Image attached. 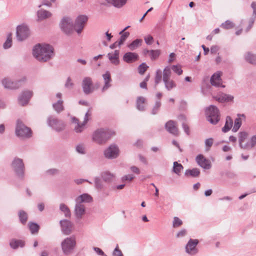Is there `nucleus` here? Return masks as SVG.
Masks as SVG:
<instances>
[{
  "label": "nucleus",
  "instance_id": "obj_1",
  "mask_svg": "<svg viewBox=\"0 0 256 256\" xmlns=\"http://www.w3.org/2000/svg\"><path fill=\"white\" fill-rule=\"evenodd\" d=\"M32 54L38 61L46 62L54 56V48L48 44H38L34 47Z\"/></svg>",
  "mask_w": 256,
  "mask_h": 256
},
{
  "label": "nucleus",
  "instance_id": "obj_2",
  "mask_svg": "<svg viewBox=\"0 0 256 256\" xmlns=\"http://www.w3.org/2000/svg\"><path fill=\"white\" fill-rule=\"evenodd\" d=\"M114 134V132L112 130L108 129L100 128L93 132L92 140L98 144H105Z\"/></svg>",
  "mask_w": 256,
  "mask_h": 256
},
{
  "label": "nucleus",
  "instance_id": "obj_3",
  "mask_svg": "<svg viewBox=\"0 0 256 256\" xmlns=\"http://www.w3.org/2000/svg\"><path fill=\"white\" fill-rule=\"evenodd\" d=\"M206 114L208 121L213 124H217L220 119V112L218 108L211 105L206 110Z\"/></svg>",
  "mask_w": 256,
  "mask_h": 256
},
{
  "label": "nucleus",
  "instance_id": "obj_4",
  "mask_svg": "<svg viewBox=\"0 0 256 256\" xmlns=\"http://www.w3.org/2000/svg\"><path fill=\"white\" fill-rule=\"evenodd\" d=\"M76 246V239L74 236L65 238L61 243L62 250L64 254H69L72 252Z\"/></svg>",
  "mask_w": 256,
  "mask_h": 256
},
{
  "label": "nucleus",
  "instance_id": "obj_5",
  "mask_svg": "<svg viewBox=\"0 0 256 256\" xmlns=\"http://www.w3.org/2000/svg\"><path fill=\"white\" fill-rule=\"evenodd\" d=\"M30 35L28 26L23 23L18 25L16 28V38L18 42H22L28 38Z\"/></svg>",
  "mask_w": 256,
  "mask_h": 256
},
{
  "label": "nucleus",
  "instance_id": "obj_6",
  "mask_svg": "<svg viewBox=\"0 0 256 256\" xmlns=\"http://www.w3.org/2000/svg\"><path fill=\"white\" fill-rule=\"evenodd\" d=\"M12 166L16 176L24 179L25 167L22 160L18 158H14L12 163Z\"/></svg>",
  "mask_w": 256,
  "mask_h": 256
},
{
  "label": "nucleus",
  "instance_id": "obj_7",
  "mask_svg": "<svg viewBox=\"0 0 256 256\" xmlns=\"http://www.w3.org/2000/svg\"><path fill=\"white\" fill-rule=\"evenodd\" d=\"M16 135L22 138H29L32 136L30 129L26 126L20 120H18L16 128Z\"/></svg>",
  "mask_w": 256,
  "mask_h": 256
},
{
  "label": "nucleus",
  "instance_id": "obj_8",
  "mask_svg": "<svg viewBox=\"0 0 256 256\" xmlns=\"http://www.w3.org/2000/svg\"><path fill=\"white\" fill-rule=\"evenodd\" d=\"M26 80V78L24 76L14 81H12L8 78H4L2 82L3 86L6 88L17 89L21 87Z\"/></svg>",
  "mask_w": 256,
  "mask_h": 256
},
{
  "label": "nucleus",
  "instance_id": "obj_9",
  "mask_svg": "<svg viewBox=\"0 0 256 256\" xmlns=\"http://www.w3.org/2000/svg\"><path fill=\"white\" fill-rule=\"evenodd\" d=\"M47 124L49 126L58 132L62 131L66 126L63 121L52 116H50L47 118Z\"/></svg>",
  "mask_w": 256,
  "mask_h": 256
},
{
  "label": "nucleus",
  "instance_id": "obj_10",
  "mask_svg": "<svg viewBox=\"0 0 256 256\" xmlns=\"http://www.w3.org/2000/svg\"><path fill=\"white\" fill-rule=\"evenodd\" d=\"M82 87L83 92L86 94H92L94 90L92 79L89 76H86L83 78L82 82Z\"/></svg>",
  "mask_w": 256,
  "mask_h": 256
},
{
  "label": "nucleus",
  "instance_id": "obj_11",
  "mask_svg": "<svg viewBox=\"0 0 256 256\" xmlns=\"http://www.w3.org/2000/svg\"><path fill=\"white\" fill-rule=\"evenodd\" d=\"M60 28L66 34H70L73 30L74 26L72 20L68 17H64L60 24Z\"/></svg>",
  "mask_w": 256,
  "mask_h": 256
},
{
  "label": "nucleus",
  "instance_id": "obj_12",
  "mask_svg": "<svg viewBox=\"0 0 256 256\" xmlns=\"http://www.w3.org/2000/svg\"><path fill=\"white\" fill-rule=\"evenodd\" d=\"M104 154L107 158L114 159L118 156L119 149L117 146L111 144L104 150Z\"/></svg>",
  "mask_w": 256,
  "mask_h": 256
},
{
  "label": "nucleus",
  "instance_id": "obj_13",
  "mask_svg": "<svg viewBox=\"0 0 256 256\" xmlns=\"http://www.w3.org/2000/svg\"><path fill=\"white\" fill-rule=\"evenodd\" d=\"M88 20V17L85 15H80L77 17L74 28L78 34L82 32Z\"/></svg>",
  "mask_w": 256,
  "mask_h": 256
},
{
  "label": "nucleus",
  "instance_id": "obj_14",
  "mask_svg": "<svg viewBox=\"0 0 256 256\" xmlns=\"http://www.w3.org/2000/svg\"><path fill=\"white\" fill-rule=\"evenodd\" d=\"M198 243V240L196 239L190 238L186 246V252L190 255H194L198 252V248H196Z\"/></svg>",
  "mask_w": 256,
  "mask_h": 256
},
{
  "label": "nucleus",
  "instance_id": "obj_15",
  "mask_svg": "<svg viewBox=\"0 0 256 256\" xmlns=\"http://www.w3.org/2000/svg\"><path fill=\"white\" fill-rule=\"evenodd\" d=\"M32 95L33 92L31 90H27L22 92L18 98V104L22 106L28 104Z\"/></svg>",
  "mask_w": 256,
  "mask_h": 256
},
{
  "label": "nucleus",
  "instance_id": "obj_16",
  "mask_svg": "<svg viewBox=\"0 0 256 256\" xmlns=\"http://www.w3.org/2000/svg\"><path fill=\"white\" fill-rule=\"evenodd\" d=\"M74 213L76 217L81 219L86 214V206L83 204L76 202Z\"/></svg>",
  "mask_w": 256,
  "mask_h": 256
},
{
  "label": "nucleus",
  "instance_id": "obj_17",
  "mask_svg": "<svg viewBox=\"0 0 256 256\" xmlns=\"http://www.w3.org/2000/svg\"><path fill=\"white\" fill-rule=\"evenodd\" d=\"M198 164L206 170H208L211 168L210 162L202 154L198 155L196 158Z\"/></svg>",
  "mask_w": 256,
  "mask_h": 256
},
{
  "label": "nucleus",
  "instance_id": "obj_18",
  "mask_svg": "<svg viewBox=\"0 0 256 256\" xmlns=\"http://www.w3.org/2000/svg\"><path fill=\"white\" fill-rule=\"evenodd\" d=\"M72 122L75 124L74 131L76 133H80L84 131L85 128V126L86 124L84 122H80L79 120L76 117L72 118Z\"/></svg>",
  "mask_w": 256,
  "mask_h": 256
},
{
  "label": "nucleus",
  "instance_id": "obj_19",
  "mask_svg": "<svg viewBox=\"0 0 256 256\" xmlns=\"http://www.w3.org/2000/svg\"><path fill=\"white\" fill-rule=\"evenodd\" d=\"M60 224L62 228V230L65 234H69L72 232V224L66 220H64L60 221Z\"/></svg>",
  "mask_w": 256,
  "mask_h": 256
},
{
  "label": "nucleus",
  "instance_id": "obj_20",
  "mask_svg": "<svg viewBox=\"0 0 256 256\" xmlns=\"http://www.w3.org/2000/svg\"><path fill=\"white\" fill-rule=\"evenodd\" d=\"M165 128L170 134L174 136L178 134V129L174 121L172 120L168 121L165 124Z\"/></svg>",
  "mask_w": 256,
  "mask_h": 256
},
{
  "label": "nucleus",
  "instance_id": "obj_21",
  "mask_svg": "<svg viewBox=\"0 0 256 256\" xmlns=\"http://www.w3.org/2000/svg\"><path fill=\"white\" fill-rule=\"evenodd\" d=\"M220 76L221 73L220 72H218L213 74L210 79V82L212 86L216 87L221 86L222 85V80Z\"/></svg>",
  "mask_w": 256,
  "mask_h": 256
},
{
  "label": "nucleus",
  "instance_id": "obj_22",
  "mask_svg": "<svg viewBox=\"0 0 256 256\" xmlns=\"http://www.w3.org/2000/svg\"><path fill=\"white\" fill-rule=\"evenodd\" d=\"M215 100L220 102H230L234 99L233 96L222 92L218 94L216 96H212Z\"/></svg>",
  "mask_w": 256,
  "mask_h": 256
},
{
  "label": "nucleus",
  "instance_id": "obj_23",
  "mask_svg": "<svg viewBox=\"0 0 256 256\" xmlns=\"http://www.w3.org/2000/svg\"><path fill=\"white\" fill-rule=\"evenodd\" d=\"M138 58L137 54L132 52H126L123 56V60L126 63L130 64L136 61Z\"/></svg>",
  "mask_w": 256,
  "mask_h": 256
},
{
  "label": "nucleus",
  "instance_id": "obj_24",
  "mask_svg": "<svg viewBox=\"0 0 256 256\" xmlns=\"http://www.w3.org/2000/svg\"><path fill=\"white\" fill-rule=\"evenodd\" d=\"M119 50H116L114 53H108L107 55L108 58L111 63L116 66L120 63L119 60Z\"/></svg>",
  "mask_w": 256,
  "mask_h": 256
},
{
  "label": "nucleus",
  "instance_id": "obj_25",
  "mask_svg": "<svg viewBox=\"0 0 256 256\" xmlns=\"http://www.w3.org/2000/svg\"><path fill=\"white\" fill-rule=\"evenodd\" d=\"M75 201L80 204L88 203L92 201V198L88 194H83L78 196Z\"/></svg>",
  "mask_w": 256,
  "mask_h": 256
},
{
  "label": "nucleus",
  "instance_id": "obj_26",
  "mask_svg": "<svg viewBox=\"0 0 256 256\" xmlns=\"http://www.w3.org/2000/svg\"><path fill=\"white\" fill-rule=\"evenodd\" d=\"M102 78L104 80V84L102 88V92H104L111 86L110 82L112 81L110 74L108 72L102 75Z\"/></svg>",
  "mask_w": 256,
  "mask_h": 256
},
{
  "label": "nucleus",
  "instance_id": "obj_27",
  "mask_svg": "<svg viewBox=\"0 0 256 256\" xmlns=\"http://www.w3.org/2000/svg\"><path fill=\"white\" fill-rule=\"evenodd\" d=\"M248 132L244 131L238 133V142L241 148L244 149V146L246 145V142L244 143V142L248 138Z\"/></svg>",
  "mask_w": 256,
  "mask_h": 256
},
{
  "label": "nucleus",
  "instance_id": "obj_28",
  "mask_svg": "<svg viewBox=\"0 0 256 256\" xmlns=\"http://www.w3.org/2000/svg\"><path fill=\"white\" fill-rule=\"evenodd\" d=\"M108 4L116 8H120L126 4L128 0H106Z\"/></svg>",
  "mask_w": 256,
  "mask_h": 256
},
{
  "label": "nucleus",
  "instance_id": "obj_29",
  "mask_svg": "<svg viewBox=\"0 0 256 256\" xmlns=\"http://www.w3.org/2000/svg\"><path fill=\"white\" fill-rule=\"evenodd\" d=\"M10 246L13 249H16L18 247L22 248L24 246V242L22 240L12 239L10 242Z\"/></svg>",
  "mask_w": 256,
  "mask_h": 256
},
{
  "label": "nucleus",
  "instance_id": "obj_30",
  "mask_svg": "<svg viewBox=\"0 0 256 256\" xmlns=\"http://www.w3.org/2000/svg\"><path fill=\"white\" fill-rule=\"evenodd\" d=\"M101 176L104 182H110L114 178V174L110 172L106 171L102 173Z\"/></svg>",
  "mask_w": 256,
  "mask_h": 256
},
{
  "label": "nucleus",
  "instance_id": "obj_31",
  "mask_svg": "<svg viewBox=\"0 0 256 256\" xmlns=\"http://www.w3.org/2000/svg\"><path fill=\"white\" fill-rule=\"evenodd\" d=\"M146 98L143 96H139L136 100V108L140 111L145 110L144 103Z\"/></svg>",
  "mask_w": 256,
  "mask_h": 256
},
{
  "label": "nucleus",
  "instance_id": "obj_32",
  "mask_svg": "<svg viewBox=\"0 0 256 256\" xmlns=\"http://www.w3.org/2000/svg\"><path fill=\"white\" fill-rule=\"evenodd\" d=\"M38 19L42 20L48 18L52 16V14L46 10H40L37 12Z\"/></svg>",
  "mask_w": 256,
  "mask_h": 256
},
{
  "label": "nucleus",
  "instance_id": "obj_33",
  "mask_svg": "<svg viewBox=\"0 0 256 256\" xmlns=\"http://www.w3.org/2000/svg\"><path fill=\"white\" fill-rule=\"evenodd\" d=\"M233 121L231 118L228 116L226 118V121L224 126L222 128L224 132H226L229 131L232 126Z\"/></svg>",
  "mask_w": 256,
  "mask_h": 256
},
{
  "label": "nucleus",
  "instance_id": "obj_34",
  "mask_svg": "<svg viewBox=\"0 0 256 256\" xmlns=\"http://www.w3.org/2000/svg\"><path fill=\"white\" fill-rule=\"evenodd\" d=\"M166 88L170 91L172 88H175L176 86V82L171 79L163 80Z\"/></svg>",
  "mask_w": 256,
  "mask_h": 256
},
{
  "label": "nucleus",
  "instance_id": "obj_35",
  "mask_svg": "<svg viewBox=\"0 0 256 256\" xmlns=\"http://www.w3.org/2000/svg\"><path fill=\"white\" fill-rule=\"evenodd\" d=\"M184 169L183 166L178 163L177 162H174L173 163L172 172L178 176H180L181 171Z\"/></svg>",
  "mask_w": 256,
  "mask_h": 256
},
{
  "label": "nucleus",
  "instance_id": "obj_36",
  "mask_svg": "<svg viewBox=\"0 0 256 256\" xmlns=\"http://www.w3.org/2000/svg\"><path fill=\"white\" fill-rule=\"evenodd\" d=\"M200 171L198 168H194L192 170H186L185 172L186 176H190L192 177H197L200 175Z\"/></svg>",
  "mask_w": 256,
  "mask_h": 256
},
{
  "label": "nucleus",
  "instance_id": "obj_37",
  "mask_svg": "<svg viewBox=\"0 0 256 256\" xmlns=\"http://www.w3.org/2000/svg\"><path fill=\"white\" fill-rule=\"evenodd\" d=\"M256 144V134L253 136L249 142H246V145L244 146V150H249L254 148Z\"/></svg>",
  "mask_w": 256,
  "mask_h": 256
},
{
  "label": "nucleus",
  "instance_id": "obj_38",
  "mask_svg": "<svg viewBox=\"0 0 256 256\" xmlns=\"http://www.w3.org/2000/svg\"><path fill=\"white\" fill-rule=\"evenodd\" d=\"M62 104L63 101L62 100H59L56 102L52 104L54 108L58 113H60L64 110Z\"/></svg>",
  "mask_w": 256,
  "mask_h": 256
},
{
  "label": "nucleus",
  "instance_id": "obj_39",
  "mask_svg": "<svg viewBox=\"0 0 256 256\" xmlns=\"http://www.w3.org/2000/svg\"><path fill=\"white\" fill-rule=\"evenodd\" d=\"M170 66H166L163 70L162 80L170 79L172 71Z\"/></svg>",
  "mask_w": 256,
  "mask_h": 256
},
{
  "label": "nucleus",
  "instance_id": "obj_40",
  "mask_svg": "<svg viewBox=\"0 0 256 256\" xmlns=\"http://www.w3.org/2000/svg\"><path fill=\"white\" fill-rule=\"evenodd\" d=\"M60 210L64 214L66 217L69 218L71 216L70 210L64 204H61L60 206Z\"/></svg>",
  "mask_w": 256,
  "mask_h": 256
},
{
  "label": "nucleus",
  "instance_id": "obj_41",
  "mask_svg": "<svg viewBox=\"0 0 256 256\" xmlns=\"http://www.w3.org/2000/svg\"><path fill=\"white\" fill-rule=\"evenodd\" d=\"M142 42L141 39H136L130 44L128 47L130 50H134L141 45Z\"/></svg>",
  "mask_w": 256,
  "mask_h": 256
},
{
  "label": "nucleus",
  "instance_id": "obj_42",
  "mask_svg": "<svg viewBox=\"0 0 256 256\" xmlns=\"http://www.w3.org/2000/svg\"><path fill=\"white\" fill-rule=\"evenodd\" d=\"M246 60L252 64H256V55L248 52L245 56Z\"/></svg>",
  "mask_w": 256,
  "mask_h": 256
},
{
  "label": "nucleus",
  "instance_id": "obj_43",
  "mask_svg": "<svg viewBox=\"0 0 256 256\" xmlns=\"http://www.w3.org/2000/svg\"><path fill=\"white\" fill-rule=\"evenodd\" d=\"M12 45V34L10 33L7 36V38L3 44V48L4 49H8L11 47Z\"/></svg>",
  "mask_w": 256,
  "mask_h": 256
},
{
  "label": "nucleus",
  "instance_id": "obj_44",
  "mask_svg": "<svg viewBox=\"0 0 256 256\" xmlns=\"http://www.w3.org/2000/svg\"><path fill=\"white\" fill-rule=\"evenodd\" d=\"M28 226L30 230V232L32 234H35L38 233L40 227L39 226L34 222H30L28 224Z\"/></svg>",
  "mask_w": 256,
  "mask_h": 256
},
{
  "label": "nucleus",
  "instance_id": "obj_45",
  "mask_svg": "<svg viewBox=\"0 0 256 256\" xmlns=\"http://www.w3.org/2000/svg\"><path fill=\"white\" fill-rule=\"evenodd\" d=\"M18 217L22 224H24L26 223L28 220V214L24 211L20 210L18 212Z\"/></svg>",
  "mask_w": 256,
  "mask_h": 256
},
{
  "label": "nucleus",
  "instance_id": "obj_46",
  "mask_svg": "<svg viewBox=\"0 0 256 256\" xmlns=\"http://www.w3.org/2000/svg\"><path fill=\"white\" fill-rule=\"evenodd\" d=\"M121 36L120 37V40L117 41L118 42V46H120L121 45H122L124 42L126 40V38L129 36H130V32H124V33H122V34H120Z\"/></svg>",
  "mask_w": 256,
  "mask_h": 256
},
{
  "label": "nucleus",
  "instance_id": "obj_47",
  "mask_svg": "<svg viewBox=\"0 0 256 256\" xmlns=\"http://www.w3.org/2000/svg\"><path fill=\"white\" fill-rule=\"evenodd\" d=\"M221 27L224 29H231L234 27V24L230 20H227L224 22L222 23Z\"/></svg>",
  "mask_w": 256,
  "mask_h": 256
},
{
  "label": "nucleus",
  "instance_id": "obj_48",
  "mask_svg": "<svg viewBox=\"0 0 256 256\" xmlns=\"http://www.w3.org/2000/svg\"><path fill=\"white\" fill-rule=\"evenodd\" d=\"M162 80V71L158 69L156 71V76L154 78V82L156 86Z\"/></svg>",
  "mask_w": 256,
  "mask_h": 256
},
{
  "label": "nucleus",
  "instance_id": "obj_49",
  "mask_svg": "<svg viewBox=\"0 0 256 256\" xmlns=\"http://www.w3.org/2000/svg\"><path fill=\"white\" fill-rule=\"evenodd\" d=\"M242 125V120L240 118H236L234 120V126L232 128V131L236 132L238 130Z\"/></svg>",
  "mask_w": 256,
  "mask_h": 256
},
{
  "label": "nucleus",
  "instance_id": "obj_50",
  "mask_svg": "<svg viewBox=\"0 0 256 256\" xmlns=\"http://www.w3.org/2000/svg\"><path fill=\"white\" fill-rule=\"evenodd\" d=\"M160 52L158 50H150V58L152 60L156 59L160 56Z\"/></svg>",
  "mask_w": 256,
  "mask_h": 256
},
{
  "label": "nucleus",
  "instance_id": "obj_51",
  "mask_svg": "<svg viewBox=\"0 0 256 256\" xmlns=\"http://www.w3.org/2000/svg\"><path fill=\"white\" fill-rule=\"evenodd\" d=\"M148 66L146 64V63L143 62L140 64L138 67V71L140 74H143L147 70Z\"/></svg>",
  "mask_w": 256,
  "mask_h": 256
},
{
  "label": "nucleus",
  "instance_id": "obj_52",
  "mask_svg": "<svg viewBox=\"0 0 256 256\" xmlns=\"http://www.w3.org/2000/svg\"><path fill=\"white\" fill-rule=\"evenodd\" d=\"M170 68L178 75H180L182 73V70L180 65H173L170 67Z\"/></svg>",
  "mask_w": 256,
  "mask_h": 256
},
{
  "label": "nucleus",
  "instance_id": "obj_53",
  "mask_svg": "<svg viewBox=\"0 0 256 256\" xmlns=\"http://www.w3.org/2000/svg\"><path fill=\"white\" fill-rule=\"evenodd\" d=\"M94 186L96 189L100 190L103 188V184L99 178H94Z\"/></svg>",
  "mask_w": 256,
  "mask_h": 256
},
{
  "label": "nucleus",
  "instance_id": "obj_54",
  "mask_svg": "<svg viewBox=\"0 0 256 256\" xmlns=\"http://www.w3.org/2000/svg\"><path fill=\"white\" fill-rule=\"evenodd\" d=\"M182 224V222L178 218L175 216L172 222V226L174 228H177L180 226Z\"/></svg>",
  "mask_w": 256,
  "mask_h": 256
},
{
  "label": "nucleus",
  "instance_id": "obj_55",
  "mask_svg": "<svg viewBox=\"0 0 256 256\" xmlns=\"http://www.w3.org/2000/svg\"><path fill=\"white\" fill-rule=\"evenodd\" d=\"M134 178V176L132 174H128L126 175H124L121 178V180L122 182H125L126 181L131 182Z\"/></svg>",
  "mask_w": 256,
  "mask_h": 256
},
{
  "label": "nucleus",
  "instance_id": "obj_56",
  "mask_svg": "<svg viewBox=\"0 0 256 256\" xmlns=\"http://www.w3.org/2000/svg\"><path fill=\"white\" fill-rule=\"evenodd\" d=\"M161 106V102L160 101H156L154 104V106L152 108V114H156L158 113L159 108Z\"/></svg>",
  "mask_w": 256,
  "mask_h": 256
},
{
  "label": "nucleus",
  "instance_id": "obj_57",
  "mask_svg": "<svg viewBox=\"0 0 256 256\" xmlns=\"http://www.w3.org/2000/svg\"><path fill=\"white\" fill-rule=\"evenodd\" d=\"M64 86L66 88L72 89L74 88V84L70 77H68L66 79Z\"/></svg>",
  "mask_w": 256,
  "mask_h": 256
},
{
  "label": "nucleus",
  "instance_id": "obj_58",
  "mask_svg": "<svg viewBox=\"0 0 256 256\" xmlns=\"http://www.w3.org/2000/svg\"><path fill=\"white\" fill-rule=\"evenodd\" d=\"M214 142L213 138H209L208 139H206L204 142L205 146L206 147V150L207 151L209 150L210 147L212 146Z\"/></svg>",
  "mask_w": 256,
  "mask_h": 256
},
{
  "label": "nucleus",
  "instance_id": "obj_59",
  "mask_svg": "<svg viewBox=\"0 0 256 256\" xmlns=\"http://www.w3.org/2000/svg\"><path fill=\"white\" fill-rule=\"evenodd\" d=\"M112 255V256H124L122 250L119 248L118 244L116 245L114 249Z\"/></svg>",
  "mask_w": 256,
  "mask_h": 256
},
{
  "label": "nucleus",
  "instance_id": "obj_60",
  "mask_svg": "<svg viewBox=\"0 0 256 256\" xmlns=\"http://www.w3.org/2000/svg\"><path fill=\"white\" fill-rule=\"evenodd\" d=\"M76 150L80 154H85V148L83 144H79L76 146Z\"/></svg>",
  "mask_w": 256,
  "mask_h": 256
},
{
  "label": "nucleus",
  "instance_id": "obj_61",
  "mask_svg": "<svg viewBox=\"0 0 256 256\" xmlns=\"http://www.w3.org/2000/svg\"><path fill=\"white\" fill-rule=\"evenodd\" d=\"M46 173L49 175H56L59 173V170L56 168H50L47 170Z\"/></svg>",
  "mask_w": 256,
  "mask_h": 256
},
{
  "label": "nucleus",
  "instance_id": "obj_62",
  "mask_svg": "<svg viewBox=\"0 0 256 256\" xmlns=\"http://www.w3.org/2000/svg\"><path fill=\"white\" fill-rule=\"evenodd\" d=\"M144 40L146 43L148 45L151 44L154 41L153 37L150 35H148V36H145L144 38Z\"/></svg>",
  "mask_w": 256,
  "mask_h": 256
},
{
  "label": "nucleus",
  "instance_id": "obj_63",
  "mask_svg": "<svg viewBox=\"0 0 256 256\" xmlns=\"http://www.w3.org/2000/svg\"><path fill=\"white\" fill-rule=\"evenodd\" d=\"M138 158H139L140 160L142 163H143L144 164H145V165H148V160H147V159H146V157H144V156H142V154H139L138 155Z\"/></svg>",
  "mask_w": 256,
  "mask_h": 256
},
{
  "label": "nucleus",
  "instance_id": "obj_64",
  "mask_svg": "<svg viewBox=\"0 0 256 256\" xmlns=\"http://www.w3.org/2000/svg\"><path fill=\"white\" fill-rule=\"evenodd\" d=\"M186 234V230L185 229H182L178 232L176 234L177 238H182Z\"/></svg>",
  "mask_w": 256,
  "mask_h": 256
}]
</instances>
